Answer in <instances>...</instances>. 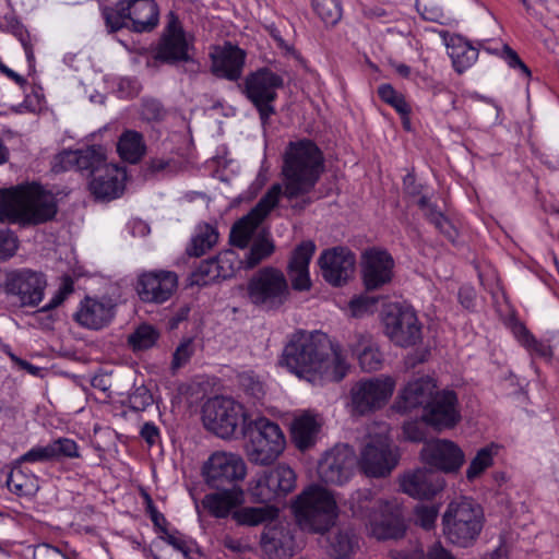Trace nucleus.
Returning a JSON list of instances; mask_svg holds the SVG:
<instances>
[{
    "instance_id": "obj_1",
    "label": "nucleus",
    "mask_w": 559,
    "mask_h": 559,
    "mask_svg": "<svg viewBox=\"0 0 559 559\" xmlns=\"http://www.w3.org/2000/svg\"><path fill=\"white\" fill-rule=\"evenodd\" d=\"M323 168V154L313 141L304 139L289 142L282 167L284 189L278 183L273 185L254 207L233 225L230 243L246 249L258 226L277 205L281 195L292 201L299 195L309 194L319 181Z\"/></svg>"
},
{
    "instance_id": "obj_2",
    "label": "nucleus",
    "mask_w": 559,
    "mask_h": 559,
    "mask_svg": "<svg viewBox=\"0 0 559 559\" xmlns=\"http://www.w3.org/2000/svg\"><path fill=\"white\" fill-rule=\"evenodd\" d=\"M280 364L313 384L342 381L349 365L325 333L298 331L285 345Z\"/></svg>"
},
{
    "instance_id": "obj_3",
    "label": "nucleus",
    "mask_w": 559,
    "mask_h": 559,
    "mask_svg": "<svg viewBox=\"0 0 559 559\" xmlns=\"http://www.w3.org/2000/svg\"><path fill=\"white\" fill-rule=\"evenodd\" d=\"M57 213L55 194L39 185L0 189V222L36 226L52 221Z\"/></svg>"
},
{
    "instance_id": "obj_4",
    "label": "nucleus",
    "mask_w": 559,
    "mask_h": 559,
    "mask_svg": "<svg viewBox=\"0 0 559 559\" xmlns=\"http://www.w3.org/2000/svg\"><path fill=\"white\" fill-rule=\"evenodd\" d=\"M292 508L300 527L311 533L328 532L337 516L334 497L329 490L317 485L302 490Z\"/></svg>"
},
{
    "instance_id": "obj_5",
    "label": "nucleus",
    "mask_w": 559,
    "mask_h": 559,
    "mask_svg": "<svg viewBox=\"0 0 559 559\" xmlns=\"http://www.w3.org/2000/svg\"><path fill=\"white\" fill-rule=\"evenodd\" d=\"M285 445V436L278 424L265 417H259L249 424L245 449L250 463L271 465L282 454Z\"/></svg>"
},
{
    "instance_id": "obj_6",
    "label": "nucleus",
    "mask_w": 559,
    "mask_h": 559,
    "mask_svg": "<svg viewBox=\"0 0 559 559\" xmlns=\"http://www.w3.org/2000/svg\"><path fill=\"white\" fill-rule=\"evenodd\" d=\"M443 525L444 533L452 544L468 547L474 544L483 530V510L468 499L453 501L443 514Z\"/></svg>"
},
{
    "instance_id": "obj_7",
    "label": "nucleus",
    "mask_w": 559,
    "mask_h": 559,
    "mask_svg": "<svg viewBox=\"0 0 559 559\" xmlns=\"http://www.w3.org/2000/svg\"><path fill=\"white\" fill-rule=\"evenodd\" d=\"M284 86L282 75L263 67L246 75L243 81L238 84L241 94L258 110L260 120L263 124L275 114L274 102L277 98V90Z\"/></svg>"
},
{
    "instance_id": "obj_8",
    "label": "nucleus",
    "mask_w": 559,
    "mask_h": 559,
    "mask_svg": "<svg viewBox=\"0 0 559 559\" xmlns=\"http://www.w3.org/2000/svg\"><path fill=\"white\" fill-rule=\"evenodd\" d=\"M289 295L284 273L272 266L259 270L247 284L248 299L262 311L278 310L288 300Z\"/></svg>"
},
{
    "instance_id": "obj_9",
    "label": "nucleus",
    "mask_w": 559,
    "mask_h": 559,
    "mask_svg": "<svg viewBox=\"0 0 559 559\" xmlns=\"http://www.w3.org/2000/svg\"><path fill=\"white\" fill-rule=\"evenodd\" d=\"M243 418L242 405L230 397H212L202 407V421L205 429L223 439L234 436Z\"/></svg>"
},
{
    "instance_id": "obj_10",
    "label": "nucleus",
    "mask_w": 559,
    "mask_h": 559,
    "mask_svg": "<svg viewBox=\"0 0 559 559\" xmlns=\"http://www.w3.org/2000/svg\"><path fill=\"white\" fill-rule=\"evenodd\" d=\"M296 487V474L285 464L257 473L249 485L251 498L259 503H270L286 497Z\"/></svg>"
},
{
    "instance_id": "obj_11",
    "label": "nucleus",
    "mask_w": 559,
    "mask_h": 559,
    "mask_svg": "<svg viewBox=\"0 0 559 559\" xmlns=\"http://www.w3.org/2000/svg\"><path fill=\"white\" fill-rule=\"evenodd\" d=\"M202 472L205 483L211 488H240L238 483L246 477L247 466L238 454L215 452L204 463Z\"/></svg>"
},
{
    "instance_id": "obj_12",
    "label": "nucleus",
    "mask_w": 559,
    "mask_h": 559,
    "mask_svg": "<svg viewBox=\"0 0 559 559\" xmlns=\"http://www.w3.org/2000/svg\"><path fill=\"white\" fill-rule=\"evenodd\" d=\"M385 335L400 347L421 341V324L413 309L391 306L383 316Z\"/></svg>"
},
{
    "instance_id": "obj_13",
    "label": "nucleus",
    "mask_w": 559,
    "mask_h": 559,
    "mask_svg": "<svg viewBox=\"0 0 559 559\" xmlns=\"http://www.w3.org/2000/svg\"><path fill=\"white\" fill-rule=\"evenodd\" d=\"M393 391L394 381L390 377L359 380L350 389L353 408L359 415L379 409L385 405Z\"/></svg>"
},
{
    "instance_id": "obj_14",
    "label": "nucleus",
    "mask_w": 559,
    "mask_h": 559,
    "mask_svg": "<svg viewBox=\"0 0 559 559\" xmlns=\"http://www.w3.org/2000/svg\"><path fill=\"white\" fill-rule=\"evenodd\" d=\"M399 453L389 440L378 437L370 440L361 450L358 461L360 469L370 477H385L397 465Z\"/></svg>"
},
{
    "instance_id": "obj_15",
    "label": "nucleus",
    "mask_w": 559,
    "mask_h": 559,
    "mask_svg": "<svg viewBox=\"0 0 559 559\" xmlns=\"http://www.w3.org/2000/svg\"><path fill=\"white\" fill-rule=\"evenodd\" d=\"M46 285L45 275L29 269L13 270L7 275V294L16 296L22 306L37 307Z\"/></svg>"
},
{
    "instance_id": "obj_16",
    "label": "nucleus",
    "mask_w": 559,
    "mask_h": 559,
    "mask_svg": "<svg viewBox=\"0 0 559 559\" xmlns=\"http://www.w3.org/2000/svg\"><path fill=\"white\" fill-rule=\"evenodd\" d=\"M357 463L354 450L347 444L336 445L320 460L318 474L322 481L342 485L353 475Z\"/></svg>"
},
{
    "instance_id": "obj_17",
    "label": "nucleus",
    "mask_w": 559,
    "mask_h": 559,
    "mask_svg": "<svg viewBox=\"0 0 559 559\" xmlns=\"http://www.w3.org/2000/svg\"><path fill=\"white\" fill-rule=\"evenodd\" d=\"M421 418L438 430L454 427L461 419L456 393L452 390H435Z\"/></svg>"
},
{
    "instance_id": "obj_18",
    "label": "nucleus",
    "mask_w": 559,
    "mask_h": 559,
    "mask_svg": "<svg viewBox=\"0 0 559 559\" xmlns=\"http://www.w3.org/2000/svg\"><path fill=\"white\" fill-rule=\"evenodd\" d=\"M108 164L104 148L94 145L82 150L61 152L56 156L53 170L56 173L78 170L92 178L100 167Z\"/></svg>"
},
{
    "instance_id": "obj_19",
    "label": "nucleus",
    "mask_w": 559,
    "mask_h": 559,
    "mask_svg": "<svg viewBox=\"0 0 559 559\" xmlns=\"http://www.w3.org/2000/svg\"><path fill=\"white\" fill-rule=\"evenodd\" d=\"M178 287V276L171 271L145 272L138 277L136 292L144 302L164 304Z\"/></svg>"
},
{
    "instance_id": "obj_20",
    "label": "nucleus",
    "mask_w": 559,
    "mask_h": 559,
    "mask_svg": "<svg viewBox=\"0 0 559 559\" xmlns=\"http://www.w3.org/2000/svg\"><path fill=\"white\" fill-rule=\"evenodd\" d=\"M355 263V254L344 247L325 250L319 258L323 278L335 287L348 282L354 273Z\"/></svg>"
},
{
    "instance_id": "obj_21",
    "label": "nucleus",
    "mask_w": 559,
    "mask_h": 559,
    "mask_svg": "<svg viewBox=\"0 0 559 559\" xmlns=\"http://www.w3.org/2000/svg\"><path fill=\"white\" fill-rule=\"evenodd\" d=\"M420 455L426 464L444 473H455L464 463L463 451L453 441L447 439L425 442Z\"/></svg>"
},
{
    "instance_id": "obj_22",
    "label": "nucleus",
    "mask_w": 559,
    "mask_h": 559,
    "mask_svg": "<svg viewBox=\"0 0 559 559\" xmlns=\"http://www.w3.org/2000/svg\"><path fill=\"white\" fill-rule=\"evenodd\" d=\"M154 58L168 64L191 60L185 32L174 14H171V19L160 38Z\"/></svg>"
},
{
    "instance_id": "obj_23",
    "label": "nucleus",
    "mask_w": 559,
    "mask_h": 559,
    "mask_svg": "<svg viewBox=\"0 0 559 559\" xmlns=\"http://www.w3.org/2000/svg\"><path fill=\"white\" fill-rule=\"evenodd\" d=\"M260 547L269 559H290L294 555V536L288 525L270 521L260 536Z\"/></svg>"
},
{
    "instance_id": "obj_24",
    "label": "nucleus",
    "mask_w": 559,
    "mask_h": 559,
    "mask_svg": "<svg viewBox=\"0 0 559 559\" xmlns=\"http://www.w3.org/2000/svg\"><path fill=\"white\" fill-rule=\"evenodd\" d=\"M76 457H80L78 443L70 438L60 437L46 445L33 447L15 461L23 465L25 463L60 462Z\"/></svg>"
},
{
    "instance_id": "obj_25",
    "label": "nucleus",
    "mask_w": 559,
    "mask_h": 559,
    "mask_svg": "<svg viewBox=\"0 0 559 559\" xmlns=\"http://www.w3.org/2000/svg\"><path fill=\"white\" fill-rule=\"evenodd\" d=\"M126 173L115 164L100 167L91 178L88 188L95 199L110 201L119 198L124 189Z\"/></svg>"
},
{
    "instance_id": "obj_26",
    "label": "nucleus",
    "mask_w": 559,
    "mask_h": 559,
    "mask_svg": "<svg viewBox=\"0 0 559 559\" xmlns=\"http://www.w3.org/2000/svg\"><path fill=\"white\" fill-rule=\"evenodd\" d=\"M368 525L371 535L378 540L400 539L404 537L406 532L400 508L388 501L376 513Z\"/></svg>"
},
{
    "instance_id": "obj_27",
    "label": "nucleus",
    "mask_w": 559,
    "mask_h": 559,
    "mask_svg": "<svg viewBox=\"0 0 559 559\" xmlns=\"http://www.w3.org/2000/svg\"><path fill=\"white\" fill-rule=\"evenodd\" d=\"M444 486L440 474L431 468H418L404 475L401 481L403 492L417 499H430Z\"/></svg>"
},
{
    "instance_id": "obj_28",
    "label": "nucleus",
    "mask_w": 559,
    "mask_h": 559,
    "mask_svg": "<svg viewBox=\"0 0 559 559\" xmlns=\"http://www.w3.org/2000/svg\"><path fill=\"white\" fill-rule=\"evenodd\" d=\"M393 258L386 251L372 250L365 255L362 278L368 292L379 289L391 282Z\"/></svg>"
},
{
    "instance_id": "obj_29",
    "label": "nucleus",
    "mask_w": 559,
    "mask_h": 559,
    "mask_svg": "<svg viewBox=\"0 0 559 559\" xmlns=\"http://www.w3.org/2000/svg\"><path fill=\"white\" fill-rule=\"evenodd\" d=\"M211 71L217 78L228 81H238L243 71L246 52L238 46L226 43L216 52L211 53Z\"/></svg>"
},
{
    "instance_id": "obj_30",
    "label": "nucleus",
    "mask_w": 559,
    "mask_h": 559,
    "mask_svg": "<svg viewBox=\"0 0 559 559\" xmlns=\"http://www.w3.org/2000/svg\"><path fill=\"white\" fill-rule=\"evenodd\" d=\"M436 389L435 381L429 377L409 381L399 394L393 407L397 413L402 414L409 413L419 407L424 412Z\"/></svg>"
},
{
    "instance_id": "obj_31",
    "label": "nucleus",
    "mask_w": 559,
    "mask_h": 559,
    "mask_svg": "<svg viewBox=\"0 0 559 559\" xmlns=\"http://www.w3.org/2000/svg\"><path fill=\"white\" fill-rule=\"evenodd\" d=\"M115 316V305L110 299L86 297L74 313V320L90 330H100L107 326Z\"/></svg>"
},
{
    "instance_id": "obj_32",
    "label": "nucleus",
    "mask_w": 559,
    "mask_h": 559,
    "mask_svg": "<svg viewBox=\"0 0 559 559\" xmlns=\"http://www.w3.org/2000/svg\"><path fill=\"white\" fill-rule=\"evenodd\" d=\"M314 251L316 245L311 240L302 241L293 251L287 267V275L295 290L310 289L309 263Z\"/></svg>"
},
{
    "instance_id": "obj_33",
    "label": "nucleus",
    "mask_w": 559,
    "mask_h": 559,
    "mask_svg": "<svg viewBox=\"0 0 559 559\" xmlns=\"http://www.w3.org/2000/svg\"><path fill=\"white\" fill-rule=\"evenodd\" d=\"M121 11H127L131 29L136 33L151 32L158 24L159 11L155 0H124Z\"/></svg>"
},
{
    "instance_id": "obj_34",
    "label": "nucleus",
    "mask_w": 559,
    "mask_h": 559,
    "mask_svg": "<svg viewBox=\"0 0 559 559\" xmlns=\"http://www.w3.org/2000/svg\"><path fill=\"white\" fill-rule=\"evenodd\" d=\"M216 492L207 493L202 500L203 508L210 515L224 519L243 502V491L241 488L216 489Z\"/></svg>"
},
{
    "instance_id": "obj_35",
    "label": "nucleus",
    "mask_w": 559,
    "mask_h": 559,
    "mask_svg": "<svg viewBox=\"0 0 559 559\" xmlns=\"http://www.w3.org/2000/svg\"><path fill=\"white\" fill-rule=\"evenodd\" d=\"M349 347L357 356L360 368L364 371L371 372L381 368L383 357L369 334L355 333Z\"/></svg>"
},
{
    "instance_id": "obj_36",
    "label": "nucleus",
    "mask_w": 559,
    "mask_h": 559,
    "mask_svg": "<svg viewBox=\"0 0 559 559\" xmlns=\"http://www.w3.org/2000/svg\"><path fill=\"white\" fill-rule=\"evenodd\" d=\"M321 424L316 416L304 414L292 424V439L300 451L312 448L318 439Z\"/></svg>"
},
{
    "instance_id": "obj_37",
    "label": "nucleus",
    "mask_w": 559,
    "mask_h": 559,
    "mask_svg": "<svg viewBox=\"0 0 559 559\" xmlns=\"http://www.w3.org/2000/svg\"><path fill=\"white\" fill-rule=\"evenodd\" d=\"M386 501L377 498L370 489H359L347 500L352 515L367 524Z\"/></svg>"
},
{
    "instance_id": "obj_38",
    "label": "nucleus",
    "mask_w": 559,
    "mask_h": 559,
    "mask_svg": "<svg viewBox=\"0 0 559 559\" xmlns=\"http://www.w3.org/2000/svg\"><path fill=\"white\" fill-rule=\"evenodd\" d=\"M8 489L20 497L33 496L39 489L38 478L14 461L7 478Z\"/></svg>"
},
{
    "instance_id": "obj_39",
    "label": "nucleus",
    "mask_w": 559,
    "mask_h": 559,
    "mask_svg": "<svg viewBox=\"0 0 559 559\" xmlns=\"http://www.w3.org/2000/svg\"><path fill=\"white\" fill-rule=\"evenodd\" d=\"M146 150L143 135L133 130L124 131L118 141L117 151L120 157L131 164L138 163Z\"/></svg>"
},
{
    "instance_id": "obj_40",
    "label": "nucleus",
    "mask_w": 559,
    "mask_h": 559,
    "mask_svg": "<svg viewBox=\"0 0 559 559\" xmlns=\"http://www.w3.org/2000/svg\"><path fill=\"white\" fill-rule=\"evenodd\" d=\"M449 55L457 73H463L478 58V50L462 37L451 39Z\"/></svg>"
},
{
    "instance_id": "obj_41",
    "label": "nucleus",
    "mask_w": 559,
    "mask_h": 559,
    "mask_svg": "<svg viewBox=\"0 0 559 559\" xmlns=\"http://www.w3.org/2000/svg\"><path fill=\"white\" fill-rule=\"evenodd\" d=\"M218 241V231L210 224L199 225L197 233L188 247L189 255L201 257L211 250Z\"/></svg>"
},
{
    "instance_id": "obj_42",
    "label": "nucleus",
    "mask_w": 559,
    "mask_h": 559,
    "mask_svg": "<svg viewBox=\"0 0 559 559\" xmlns=\"http://www.w3.org/2000/svg\"><path fill=\"white\" fill-rule=\"evenodd\" d=\"M277 515V509L271 507L241 508L233 512V519L240 525L255 526L273 520Z\"/></svg>"
},
{
    "instance_id": "obj_43",
    "label": "nucleus",
    "mask_w": 559,
    "mask_h": 559,
    "mask_svg": "<svg viewBox=\"0 0 559 559\" xmlns=\"http://www.w3.org/2000/svg\"><path fill=\"white\" fill-rule=\"evenodd\" d=\"M275 246L273 241L265 237L260 236L255 238L246 253V258L243 260L247 269H252L262 262L264 259L270 257L274 252Z\"/></svg>"
},
{
    "instance_id": "obj_44",
    "label": "nucleus",
    "mask_w": 559,
    "mask_h": 559,
    "mask_svg": "<svg viewBox=\"0 0 559 559\" xmlns=\"http://www.w3.org/2000/svg\"><path fill=\"white\" fill-rule=\"evenodd\" d=\"M159 337V332L151 324L139 325L128 336V343L134 350H145L153 347Z\"/></svg>"
},
{
    "instance_id": "obj_45",
    "label": "nucleus",
    "mask_w": 559,
    "mask_h": 559,
    "mask_svg": "<svg viewBox=\"0 0 559 559\" xmlns=\"http://www.w3.org/2000/svg\"><path fill=\"white\" fill-rule=\"evenodd\" d=\"M237 378L239 388L253 403L260 402L264 397V384L252 371H243Z\"/></svg>"
},
{
    "instance_id": "obj_46",
    "label": "nucleus",
    "mask_w": 559,
    "mask_h": 559,
    "mask_svg": "<svg viewBox=\"0 0 559 559\" xmlns=\"http://www.w3.org/2000/svg\"><path fill=\"white\" fill-rule=\"evenodd\" d=\"M312 7L317 15L326 25H335L342 17L340 0H312Z\"/></svg>"
},
{
    "instance_id": "obj_47",
    "label": "nucleus",
    "mask_w": 559,
    "mask_h": 559,
    "mask_svg": "<svg viewBox=\"0 0 559 559\" xmlns=\"http://www.w3.org/2000/svg\"><path fill=\"white\" fill-rule=\"evenodd\" d=\"M215 263V258L202 261L200 265L191 273V284L197 286H207L216 281H219V272H217Z\"/></svg>"
},
{
    "instance_id": "obj_48",
    "label": "nucleus",
    "mask_w": 559,
    "mask_h": 559,
    "mask_svg": "<svg viewBox=\"0 0 559 559\" xmlns=\"http://www.w3.org/2000/svg\"><path fill=\"white\" fill-rule=\"evenodd\" d=\"M215 259L219 280L231 278L241 269V265L245 264L243 260H240L233 250L221 252Z\"/></svg>"
},
{
    "instance_id": "obj_49",
    "label": "nucleus",
    "mask_w": 559,
    "mask_h": 559,
    "mask_svg": "<svg viewBox=\"0 0 559 559\" xmlns=\"http://www.w3.org/2000/svg\"><path fill=\"white\" fill-rule=\"evenodd\" d=\"M379 97L390 106H392L402 117H406L411 112V108L404 96L397 93L391 84H381L378 87Z\"/></svg>"
},
{
    "instance_id": "obj_50",
    "label": "nucleus",
    "mask_w": 559,
    "mask_h": 559,
    "mask_svg": "<svg viewBox=\"0 0 559 559\" xmlns=\"http://www.w3.org/2000/svg\"><path fill=\"white\" fill-rule=\"evenodd\" d=\"M330 544L335 559L347 558L353 552L354 535L349 531H338L331 537Z\"/></svg>"
},
{
    "instance_id": "obj_51",
    "label": "nucleus",
    "mask_w": 559,
    "mask_h": 559,
    "mask_svg": "<svg viewBox=\"0 0 559 559\" xmlns=\"http://www.w3.org/2000/svg\"><path fill=\"white\" fill-rule=\"evenodd\" d=\"M493 448L485 447L480 449L476 456L472 460L467 471L466 477L468 480H474L478 477L486 468L492 464Z\"/></svg>"
},
{
    "instance_id": "obj_52",
    "label": "nucleus",
    "mask_w": 559,
    "mask_h": 559,
    "mask_svg": "<svg viewBox=\"0 0 559 559\" xmlns=\"http://www.w3.org/2000/svg\"><path fill=\"white\" fill-rule=\"evenodd\" d=\"M195 344L192 338L183 340L173 354L170 368L173 372L186 366L194 355Z\"/></svg>"
},
{
    "instance_id": "obj_53",
    "label": "nucleus",
    "mask_w": 559,
    "mask_h": 559,
    "mask_svg": "<svg viewBox=\"0 0 559 559\" xmlns=\"http://www.w3.org/2000/svg\"><path fill=\"white\" fill-rule=\"evenodd\" d=\"M445 0H416L417 11L427 21L438 22L443 17Z\"/></svg>"
},
{
    "instance_id": "obj_54",
    "label": "nucleus",
    "mask_w": 559,
    "mask_h": 559,
    "mask_svg": "<svg viewBox=\"0 0 559 559\" xmlns=\"http://www.w3.org/2000/svg\"><path fill=\"white\" fill-rule=\"evenodd\" d=\"M379 298L367 294L359 295L349 301V310L353 317L359 318L367 313H372L376 309Z\"/></svg>"
},
{
    "instance_id": "obj_55",
    "label": "nucleus",
    "mask_w": 559,
    "mask_h": 559,
    "mask_svg": "<svg viewBox=\"0 0 559 559\" xmlns=\"http://www.w3.org/2000/svg\"><path fill=\"white\" fill-rule=\"evenodd\" d=\"M519 341L530 350L542 357H549L551 348L549 345L537 341L525 326H521L518 333Z\"/></svg>"
},
{
    "instance_id": "obj_56",
    "label": "nucleus",
    "mask_w": 559,
    "mask_h": 559,
    "mask_svg": "<svg viewBox=\"0 0 559 559\" xmlns=\"http://www.w3.org/2000/svg\"><path fill=\"white\" fill-rule=\"evenodd\" d=\"M122 8H124V0H120L116 4L115 9L105 12L106 23L111 28L112 32L118 31L122 27L131 28V24H130L127 11L122 12L121 11Z\"/></svg>"
},
{
    "instance_id": "obj_57",
    "label": "nucleus",
    "mask_w": 559,
    "mask_h": 559,
    "mask_svg": "<svg viewBox=\"0 0 559 559\" xmlns=\"http://www.w3.org/2000/svg\"><path fill=\"white\" fill-rule=\"evenodd\" d=\"M153 403V396L145 385L136 386L129 395V406L135 412H142Z\"/></svg>"
},
{
    "instance_id": "obj_58",
    "label": "nucleus",
    "mask_w": 559,
    "mask_h": 559,
    "mask_svg": "<svg viewBox=\"0 0 559 559\" xmlns=\"http://www.w3.org/2000/svg\"><path fill=\"white\" fill-rule=\"evenodd\" d=\"M141 116L146 121H160L166 116V110L157 99H144L141 106Z\"/></svg>"
},
{
    "instance_id": "obj_59",
    "label": "nucleus",
    "mask_w": 559,
    "mask_h": 559,
    "mask_svg": "<svg viewBox=\"0 0 559 559\" xmlns=\"http://www.w3.org/2000/svg\"><path fill=\"white\" fill-rule=\"evenodd\" d=\"M438 516V508L436 506H418L415 509V522L425 530L435 526Z\"/></svg>"
},
{
    "instance_id": "obj_60",
    "label": "nucleus",
    "mask_w": 559,
    "mask_h": 559,
    "mask_svg": "<svg viewBox=\"0 0 559 559\" xmlns=\"http://www.w3.org/2000/svg\"><path fill=\"white\" fill-rule=\"evenodd\" d=\"M17 250V238L8 229H0V261L12 258Z\"/></svg>"
},
{
    "instance_id": "obj_61",
    "label": "nucleus",
    "mask_w": 559,
    "mask_h": 559,
    "mask_svg": "<svg viewBox=\"0 0 559 559\" xmlns=\"http://www.w3.org/2000/svg\"><path fill=\"white\" fill-rule=\"evenodd\" d=\"M73 292V280L70 276H64L62 278V283L59 287V289L56 292L53 297L50 299L48 304H46L40 311L47 312L50 311L58 306H60L68 295H70Z\"/></svg>"
},
{
    "instance_id": "obj_62",
    "label": "nucleus",
    "mask_w": 559,
    "mask_h": 559,
    "mask_svg": "<svg viewBox=\"0 0 559 559\" xmlns=\"http://www.w3.org/2000/svg\"><path fill=\"white\" fill-rule=\"evenodd\" d=\"M502 58L510 68L520 69L523 74L531 76V71L527 66L521 60L518 52L513 50L509 45H503Z\"/></svg>"
},
{
    "instance_id": "obj_63",
    "label": "nucleus",
    "mask_w": 559,
    "mask_h": 559,
    "mask_svg": "<svg viewBox=\"0 0 559 559\" xmlns=\"http://www.w3.org/2000/svg\"><path fill=\"white\" fill-rule=\"evenodd\" d=\"M425 421L421 419V421H407L403 426V431L405 435V438L414 441V442H420L425 440Z\"/></svg>"
},
{
    "instance_id": "obj_64",
    "label": "nucleus",
    "mask_w": 559,
    "mask_h": 559,
    "mask_svg": "<svg viewBox=\"0 0 559 559\" xmlns=\"http://www.w3.org/2000/svg\"><path fill=\"white\" fill-rule=\"evenodd\" d=\"M34 559H70L61 552L57 547L49 544H39L34 548Z\"/></svg>"
}]
</instances>
